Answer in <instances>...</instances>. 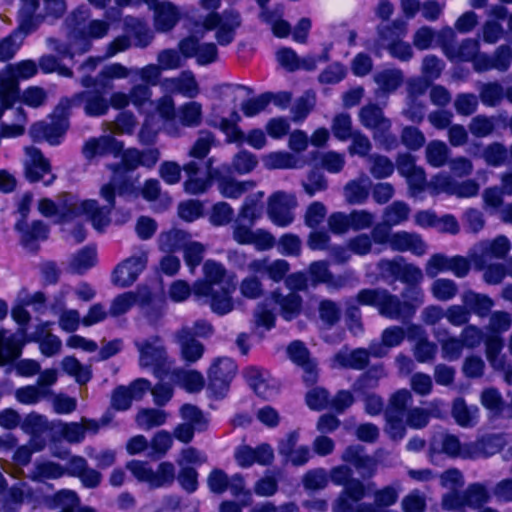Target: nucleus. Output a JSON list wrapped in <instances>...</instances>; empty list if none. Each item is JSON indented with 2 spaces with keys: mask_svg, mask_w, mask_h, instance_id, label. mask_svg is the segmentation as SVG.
<instances>
[{
  "mask_svg": "<svg viewBox=\"0 0 512 512\" xmlns=\"http://www.w3.org/2000/svg\"><path fill=\"white\" fill-rule=\"evenodd\" d=\"M222 0H198L201 9L208 12L202 25L206 31L216 30L215 39L221 46H227L235 39L236 30L241 26L240 13L233 8L225 9L221 13Z\"/></svg>",
  "mask_w": 512,
  "mask_h": 512,
  "instance_id": "obj_1",
  "label": "nucleus"
},
{
  "mask_svg": "<svg viewBox=\"0 0 512 512\" xmlns=\"http://www.w3.org/2000/svg\"><path fill=\"white\" fill-rule=\"evenodd\" d=\"M58 221L72 220L78 216L86 215L93 227L101 231L110 223L109 214L114 207H99L96 200L78 202L71 194H64L57 202Z\"/></svg>",
  "mask_w": 512,
  "mask_h": 512,
  "instance_id": "obj_2",
  "label": "nucleus"
},
{
  "mask_svg": "<svg viewBox=\"0 0 512 512\" xmlns=\"http://www.w3.org/2000/svg\"><path fill=\"white\" fill-rule=\"evenodd\" d=\"M352 475V469L347 465L335 466L330 470L328 476L331 481L343 486L332 504L333 512H353V503L360 502L366 496L365 484Z\"/></svg>",
  "mask_w": 512,
  "mask_h": 512,
  "instance_id": "obj_3",
  "label": "nucleus"
},
{
  "mask_svg": "<svg viewBox=\"0 0 512 512\" xmlns=\"http://www.w3.org/2000/svg\"><path fill=\"white\" fill-rule=\"evenodd\" d=\"M141 166L140 150L129 148L122 154L121 162L111 164L108 168L113 175L109 183L104 184L100 189L101 197L110 205H115V195H121L126 186L125 173L133 171Z\"/></svg>",
  "mask_w": 512,
  "mask_h": 512,
  "instance_id": "obj_4",
  "label": "nucleus"
},
{
  "mask_svg": "<svg viewBox=\"0 0 512 512\" xmlns=\"http://www.w3.org/2000/svg\"><path fill=\"white\" fill-rule=\"evenodd\" d=\"M356 300L361 305L373 306L378 313L388 319L399 320L408 318L402 304V299L397 295L390 293L384 288H365L361 289L356 296Z\"/></svg>",
  "mask_w": 512,
  "mask_h": 512,
  "instance_id": "obj_5",
  "label": "nucleus"
},
{
  "mask_svg": "<svg viewBox=\"0 0 512 512\" xmlns=\"http://www.w3.org/2000/svg\"><path fill=\"white\" fill-rule=\"evenodd\" d=\"M68 118L69 102L60 100L53 111L51 122H37L31 126L29 133L34 141L45 140L51 145H57L69 127Z\"/></svg>",
  "mask_w": 512,
  "mask_h": 512,
  "instance_id": "obj_6",
  "label": "nucleus"
},
{
  "mask_svg": "<svg viewBox=\"0 0 512 512\" xmlns=\"http://www.w3.org/2000/svg\"><path fill=\"white\" fill-rule=\"evenodd\" d=\"M126 468L139 482L148 484L152 489L171 486L176 478L175 466L168 461L161 462L156 471L147 462L139 460L129 461Z\"/></svg>",
  "mask_w": 512,
  "mask_h": 512,
  "instance_id": "obj_7",
  "label": "nucleus"
},
{
  "mask_svg": "<svg viewBox=\"0 0 512 512\" xmlns=\"http://www.w3.org/2000/svg\"><path fill=\"white\" fill-rule=\"evenodd\" d=\"M139 352V365L143 368H152L156 377L166 371L168 356L165 346L159 336H152L134 342Z\"/></svg>",
  "mask_w": 512,
  "mask_h": 512,
  "instance_id": "obj_8",
  "label": "nucleus"
},
{
  "mask_svg": "<svg viewBox=\"0 0 512 512\" xmlns=\"http://www.w3.org/2000/svg\"><path fill=\"white\" fill-rule=\"evenodd\" d=\"M252 227L250 223L235 219L231 226L232 239L239 245H254L260 251L271 249L275 244V238L266 230H253Z\"/></svg>",
  "mask_w": 512,
  "mask_h": 512,
  "instance_id": "obj_9",
  "label": "nucleus"
},
{
  "mask_svg": "<svg viewBox=\"0 0 512 512\" xmlns=\"http://www.w3.org/2000/svg\"><path fill=\"white\" fill-rule=\"evenodd\" d=\"M296 205L294 195L283 191L275 192L268 199V217L279 227L289 226L294 221L293 209Z\"/></svg>",
  "mask_w": 512,
  "mask_h": 512,
  "instance_id": "obj_10",
  "label": "nucleus"
},
{
  "mask_svg": "<svg viewBox=\"0 0 512 512\" xmlns=\"http://www.w3.org/2000/svg\"><path fill=\"white\" fill-rule=\"evenodd\" d=\"M147 262L148 254L146 251H140L123 260L113 270L112 282L122 288L132 285L146 268Z\"/></svg>",
  "mask_w": 512,
  "mask_h": 512,
  "instance_id": "obj_11",
  "label": "nucleus"
},
{
  "mask_svg": "<svg viewBox=\"0 0 512 512\" xmlns=\"http://www.w3.org/2000/svg\"><path fill=\"white\" fill-rule=\"evenodd\" d=\"M61 101L69 102V109L73 106L83 105L84 112L90 117H100L109 111V102L99 90H86L74 94L71 98H63Z\"/></svg>",
  "mask_w": 512,
  "mask_h": 512,
  "instance_id": "obj_12",
  "label": "nucleus"
},
{
  "mask_svg": "<svg viewBox=\"0 0 512 512\" xmlns=\"http://www.w3.org/2000/svg\"><path fill=\"white\" fill-rule=\"evenodd\" d=\"M160 88L165 93L180 94L186 98L193 99L200 93V88L194 74L185 70L176 77H167L161 80Z\"/></svg>",
  "mask_w": 512,
  "mask_h": 512,
  "instance_id": "obj_13",
  "label": "nucleus"
},
{
  "mask_svg": "<svg viewBox=\"0 0 512 512\" xmlns=\"http://www.w3.org/2000/svg\"><path fill=\"white\" fill-rule=\"evenodd\" d=\"M291 361L303 369V380L306 385H314L318 380L317 362L311 358L310 352L301 341H293L287 347Z\"/></svg>",
  "mask_w": 512,
  "mask_h": 512,
  "instance_id": "obj_14",
  "label": "nucleus"
},
{
  "mask_svg": "<svg viewBox=\"0 0 512 512\" xmlns=\"http://www.w3.org/2000/svg\"><path fill=\"white\" fill-rule=\"evenodd\" d=\"M28 160L25 163V176L30 182H38L43 179L45 174H48V179L44 180V185H51L56 176L51 173V166L42 154V152L35 147L26 148Z\"/></svg>",
  "mask_w": 512,
  "mask_h": 512,
  "instance_id": "obj_15",
  "label": "nucleus"
},
{
  "mask_svg": "<svg viewBox=\"0 0 512 512\" xmlns=\"http://www.w3.org/2000/svg\"><path fill=\"white\" fill-rule=\"evenodd\" d=\"M174 342L179 346L182 361L186 364H194L199 361L205 352L203 343L192 337L188 325L182 326L173 334Z\"/></svg>",
  "mask_w": 512,
  "mask_h": 512,
  "instance_id": "obj_16",
  "label": "nucleus"
},
{
  "mask_svg": "<svg viewBox=\"0 0 512 512\" xmlns=\"http://www.w3.org/2000/svg\"><path fill=\"white\" fill-rule=\"evenodd\" d=\"M225 267L214 260H207L203 265V279H199L193 284V296H205L210 293L214 287L223 285L226 276Z\"/></svg>",
  "mask_w": 512,
  "mask_h": 512,
  "instance_id": "obj_17",
  "label": "nucleus"
},
{
  "mask_svg": "<svg viewBox=\"0 0 512 512\" xmlns=\"http://www.w3.org/2000/svg\"><path fill=\"white\" fill-rule=\"evenodd\" d=\"M179 50L185 58H196L199 65H208L216 61L217 47L214 43H199L194 36L187 37L179 42Z\"/></svg>",
  "mask_w": 512,
  "mask_h": 512,
  "instance_id": "obj_18",
  "label": "nucleus"
},
{
  "mask_svg": "<svg viewBox=\"0 0 512 512\" xmlns=\"http://www.w3.org/2000/svg\"><path fill=\"white\" fill-rule=\"evenodd\" d=\"M234 288L227 286L214 287L205 296H194L200 304L209 305L212 312L223 316L230 313L233 308L232 292Z\"/></svg>",
  "mask_w": 512,
  "mask_h": 512,
  "instance_id": "obj_19",
  "label": "nucleus"
},
{
  "mask_svg": "<svg viewBox=\"0 0 512 512\" xmlns=\"http://www.w3.org/2000/svg\"><path fill=\"white\" fill-rule=\"evenodd\" d=\"M15 230L20 233L22 246L30 252L38 250L37 241L47 239L49 232L48 226L40 220H35L31 224L18 220L15 224Z\"/></svg>",
  "mask_w": 512,
  "mask_h": 512,
  "instance_id": "obj_20",
  "label": "nucleus"
},
{
  "mask_svg": "<svg viewBox=\"0 0 512 512\" xmlns=\"http://www.w3.org/2000/svg\"><path fill=\"white\" fill-rule=\"evenodd\" d=\"M26 341L24 329H20L17 333L10 336H6L5 330H0V366H4L19 358Z\"/></svg>",
  "mask_w": 512,
  "mask_h": 512,
  "instance_id": "obj_21",
  "label": "nucleus"
},
{
  "mask_svg": "<svg viewBox=\"0 0 512 512\" xmlns=\"http://www.w3.org/2000/svg\"><path fill=\"white\" fill-rule=\"evenodd\" d=\"M373 81L377 86L374 91L375 97L387 98L403 84L404 74L400 69H384L373 75Z\"/></svg>",
  "mask_w": 512,
  "mask_h": 512,
  "instance_id": "obj_22",
  "label": "nucleus"
},
{
  "mask_svg": "<svg viewBox=\"0 0 512 512\" xmlns=\"http://www.w3.org/2000/svg\"><path fill=\"white\" fill-rule=\"evenodd\" d=\"M237 371L235 362L228 357H220L214 360L209 371L210 384L215 389H224L234 378Z\"/></svg>",
  "mask_w": 512,
  "mask_h": 512,
  "instance_id": "obj_23",
  "label": "nucleus"
},
{
  "mask_svg": "<svg viewBox=\"0 0 512 512\" xmlns=\"http://www.w3.org/2000/svg\"><path fill=\"white\" fill-rule=\"evenodd\" d=\"M123 149L122 143L118 142L112 136H100L90 138L82 147V153L88 160L96 156L112 154L117 156Z\"/></svg>",
  "mask_w": 512,
  "mask_h": 512,
  "instance_id": "obj_24",
  "label": "nucleus"
},
{
  "mask_svg": "<svg viewBox=\"0 0 512 512\" xmlns=\"http://www.w3.org/2000/svg\"><path fill=\"white\" fill-rule=\"evenodd\" d=\"M248 270L255 274L267 275L274 282L285 279L290 270L289 263L284 259L270 261L267 258L255 259L248 264Z\"/></svg>",
  "mask_w": 512,
  "mask_h": 512,
  "instance_id": "obj_25",
  "label": "nucleus"
},
{
  "mask_svg": "<svg viewBox=\"0 0 512 512\" xmlns=\"http://www.w3.org/2000/svg\"><path fill=\"white\" fill-rule=\"evenodd\" d=\"M358 118L363 127L376 131L391 130L392 122L384 115L383 109L375 103L364 105L358 112Z\"/></svg>",
  "mask_w": 512,
  "mask_h": 512,
  "instance_id": "obj_26",
  "label": "nucleus"
},
{
  "mask_svg": "<svg viewBox=\"0 0 512 512\" xmlns=\"http://www.w3.org/2000/svg\"><path fill=\"white\" fill-rule=\"evenodd\" d=\"M433 336L441 349V357L447 361H457L462 357L464 348L458 336L451 335L446 327L433 329Z\"/></svg>",
  "mask_w": 512,
  "mask_h": 512,
  "instance_id": "obj_27",
  "label": "nucleus"
},
{
  "mask_svg": "<svg viewBox=\"0 0 512 512\" xmlns=\"http://www.w3.org/2000/svg\"><path fill=\"white\" fill-rule=\"evenodd\" d=\"M154 11V26L157 31L167 32L179 21L177 7L169 1H157L149 6Z\"/></svg>",
  "mask_w": 512,
  "mask_h": 512,
  "instance_id": "obj_28",
  "label": "nucleus"
},
{
  "mask_svg": "<svg viewBox=\"0 0 512 512\" xmlns=\"http://www.w3.org/2000/svg\"><path fill=\"white\" fill-rule=\"evenodd\" d=\"M156 111L159 116L165 120L163 125L164 132L171 137H180L183 135L181 127L176 121L177 110L172 97L168 94L160 97L156 101Z\"/></svg>",
  "mask_w": 512,
  "mask_h": 512,
  "instance_id": "obj_29",
  "label": "nucleus"
},
{
  "mask_svg": "<svg viewBox=\"0 0 512 512\" xmlns=\"http://www.w3.org/2000/svg\"><path fill=\"white\" fill-rule=\"evenodd\" d=\"M503 447V440L497 435L484 436L474 442L468 443L464 455L469 459L486 458L498 453Z\"/></svg>",
  "mask_w": 512,
  "mask_h": 512,
  "instance_id": "obj_30",
  "label": "nucleus"
},
{
  "mask_svg": "<svg viewBox=\"0 0 512 512\" xmlns=\"http://www.w3.org/2000/svg\"><path fill=\"white\" fill-rule=\"evenodd\" d=\"M271 299L278 306L279 314L287 321L296 318L302 309V297L296 292L283 294L275 290L271 294Z\"/></svg>",
  "mask_w": 512,
  "mask_h": 512,
  "instance_id": "obj_31",
  "label": "nucleus"
},
{
  "mask_svg": "<svg viewBox=\"0 0 512 512\" xmlns=\"http://www.w3.org/2000/svg\"><path fill=\"white\" fill-rule=\"evenodd\" d=\"M333 361L338 367L353 370H364L369 365L365 348L350 350L343 347L334 355Z\"/></svg>",
  "mask_w": 512,
  "mask_h": 512,
  "instance_id": "obj_32",
  "label": "nucleus"
},
{
  "mask_svg": "<svg viewBox=\"0 0 512 512\" xmlns=\"http://www.w3.org/2000/svg\"><path fill=\"white\" fill-rule=\"evenodd\" d=\"M390 248L398 252L410 251L417 256H421L426 252V245L421 237L406 231L392 233Z\"/></svg>",
  "mask_w": 512,
  "mask_h": 512,
  "instance_id": "obj_33",
  "label": "nucleus"
},
{
  "mask_svg": "<svg viewBox=\"0 0 512 512\" xmlns=\"http://www.w3.org/2000/svg\"><path fill=\"white\" fill-rule=\"evenodd\" d=\"M510 249V240L504 235H499L493 240H485L479 244L480 255L478 258L482 264L491 259H504Z\"/></svg>",
  "mask_w": 512,
  "mask_h": 512,
  "instance_id": "obj_34",
  "label": "nucleus"
},
{
  "mask_svg": "<svg viewBox=\"0 0 512 512\" xmlns=\"http://www.w3.org/2000/svg\"><path fill=\"white\" fill-rule=\"evenodd\" d=\"M479 51L477 39H464L458 46L444 43V53L451 61L473 62Z\"/></svg>",
  "mask_w": 512,
  "mask_h": 512,
  "instance_id": "obj_35",
  "label": "nucleus"
},
{
  "mask_svg": "<svg viewBox=\"0 0 512 512\" xmlns=\"http://www.w3.org/2000/svg\"><path fill=\"white\" fill-rule=\"evenodd\" d=\"M370 180L366 175L349 181L343 189L345 200L350 205H360L369 197Z\"/></svg>",
  "mask_w": 512,
  "mask_h": 512,
  "instance_id": "obj_36",
  "label": "nucleus"
},
{
  "mask_svg": "<svg viewBox=\"0 0 512 512\" xmlns=\"http://www.w3.org/2000/svg\"><path fill=\"white\" fill-rule=\"evenodd\" d=\"M203 118L202 105L196 101L186 102L177 109L176 121L183 128H195L201 125Z\"/></svg>",
  "mask_w": 512,
  "mask_h": 512,
  "instance_id": "obj_37",
  "label": "nucleus"
},
{
  "mask_svg": "<svg viewBox=\"0 0 512 512\" xmlns=\"http://www.w3.org/2000/svg\"><path fill=\"white\" fill-rule=\"evenodd\" d=\"M462 303L480 318L488 316L494 301L485 294L476 293L472 290H466L461 295Z\"/></svg>",
  "mask_w": 512,
  "mask_h": 512,
  "instance_id": "obj_38",
  "label": "nucleus"
},
{
  "mask_svg": "<svg viewBox=\"0 0 512 512\" xmlns=\"http://www.w3.org/2000/svg\"><path fill=\"white\" fill-rule=\"evenodd\" d=\"M378 42L385 49L403 39L407 34V24L402 20H395L390 24H381L377 27Z\"/></svg>",
  "mask_w": 512,
  "mask_h": 512,
  "instance_id": "obj_39",
  "label": "nucleus"
},
{
  "mask_svg": "<svg viewBox=\"0 0 512 512\" xmlns=\"http://www.w3.org/2000/svg\"><path fill=\"white\" fill-rule=\"evenodd\" d=\"M479 409L467 405L463 398H456L452 404V416L461 427H472L477 423Z\"/></svg>",
  "mask_w": 512,
  "mask_h": 512,
  "instance_id": "obj_40",
  "label": "nucleus"
},
{
  "mask_svg": "<svg viewBox=\"0 0 512 512\" xmlns=\"http://www.w3.org/2000/svg\"><path fill=\"white\" fill-rule=\"evenodd\" d=\"M65 474V468L52 461L36 462L28 477L36 482L54 480Z\"/></svg>",
  "mask_w": 512,
  "mask_h": 512,
  "instance_id": "obj_41",
  "label": "nucleus"
},
{
  "mask_svg": "<svg viewBox=\"0 0 512 512\" xmlns=\"http://www.w3.org/2000/svg\"><path fill=\"white\" fill-rule=\"evenodd\" d=\"M21 5L18 10V22H20V29L29 31L37 30L40 17L36 16V11L39 8L38 0H20Z\"/></svg>",
  "mask_w": 512,
  "mask_h": 512,
  "instance_id": "obj_42",
  "label": "nucleus"
},
{
  "mask_svg": "<svg viewBox=\"0 0 512 512\" xmlns=\"http://www.w3.org/2000/svg\"><path fill=\"white\" fill-rule=\"evenodd\" d=\"M35 30L20 29V22L17 28L7 37L0 41V60L6 61L11 59L19 49L25 36L31 34Z\"/></svg>",
  "mask_w": 512,
  "mask_h": 512,
  "instance_id": "obj_43",
  "label": "nucleus"
},
{
  "mask_svg": "<svg viewBox=\"0 0 512 512\" xmlns=\"http://www.w3.org/2000/svg\"><path fill=\"white\" fill-rule=\"evenodd\" d=\"M255 187L253 181H237L232 178L223 177L218 180V190L222 196L237 199L244 193Z\"/></svg>",
  "mask_w": 512,
  "mask_h": 512,
  "instance_id": "obj_44",
  "label": "nucleus"
},
{
  "mask_svg": "<svg viewBox=\"0 0 512 512\" xmlns=\"http://www.w3.org/2000/svg\"><path fill=\"white\" fill-rule=\"evenodd\" d=\"M189 235L177 229L160 233L158 237V247L161 251L172 253L183 248Z\"/></svg>",
  "mask_w": 512,
  "mask_h": 512,
  "instance_id": "obj_45",
  "label": "nucleus"
},
{
  "mask_svg": "<svg viewBox=\"0 0 512 512\" xmlns=\"http://www.w3.org/2000/svg\"><path fill=\"white\" fill-rule=\"evenodd\" d=\"M167 420V413L155 408H142L135 417L137 425L143 430H151L163 425Z\"/></svg>",
  "mask_w": 512,
  "mask_h": 512,
  "instance_id": "obj_46",
  "label": "nucleus"
},
{
  "mask_svg": "<svg viewBox=\"0 0 512 512\" xmlns=\"http://www.w3.org/2000/svg\"><path fill=\"white\" fill-rule=\"evenodd\" d=\"M96 264V250L84 247L75 253L69 261V270L72 273L83 274Z\"/></svg>",
  "mask_w": 512,
  "mask_h": 512,
  "instance_id": "obj_47",
  "label": "nucleus"
},
{
  "mask_svg": "<svg viewBox=\"0 0 512 512\" xmlns=\"http://www.w3.org/2000/svg\"><path fill=\"white\" fill-rule=\"evenodd\" d=\"M402 304L408 317L414 315L415 311L423 305L425 300L424 291L418 284L408 285L401 292Z\"/></svg>",
  "mask_w": 512,
  "mask_h": 512,
  "instance_id": "obj_48",
  "label": "nucleus"
},
{
  "mask_svg": "<svg viewBox=\"0 0 512 512\" xmlns=\"http://www.w3.org/2000/svg\"><path fill=\"white\" fill-rule=\"evenodd\" d=\"M430 292L436 300L448 302L458 294L459 288L457 283L451 279L438 278L432 282Z\"/></svg>",
  "mask_w": 512,
  "mask_h": 512,
  "instance_id": "obj_49",
  "label": "nucleus"
},
{
  "mask_svg": "<svg viewBox=\"0 0 512 512\" xmlns=\"http://www.w3.org/2000/svg\"><path fill=\"white\" fill-rule=\"evenodd\" d=\"M52 395V390H46L37 385L24 386L15 391L17 401L26 405L36 404L43 399L51 398Z\"/></svg>",
  "mask_w": 512,
  "mask_h": 512,
  "instance_id": "obj_50",
  "label": "nucleus"
},
{
  "mask_svg": "<svg viewBox=\"0 0 512 512\" xmlns=\"http://www.w3.org/2000/svg\"><path fill=\"white\" fill-rule=\"evenodd\" d=\"M449 148L445 142L433 140L425 148V158L428 164L435 168L444 166L449 156Z\"/></svg>",
  "mask_w": 512,
  "mask_h": 512,
  "instance_id": "obj_51",
  "label": "nucleus"
},
{
  "mask_svg": "<svg viewBox=\"0 0 512 512\" xmlns=\"http://www.w3.org/2000/svg\"><path fill=\"white\" fill-rule=\"evenodd\" d=\"M369 171L375 179H385L395 170L394 163L384 155L371 154L368 156Z\"/></svg>",
  "mask_w": 512,
  "mask_h": 512,
  "instance_id": "obj_52",
  "label": "nucleus"
},
{
  "mask_svg": "<svg viewBox=\"0 0 512 512\" xmlns=\"http://www.w3.org/2000/svg\"><path fill=\"white\" fill-rule=\"evenodd\" d=\"M67 38L70 42L72 59L76 55H82L88 52L92 47V42L85 34V31L82 29V27H71L67 32Z\"/></svg>",
  "mask_w": 512,
  "mask_h": 512,
  "instance_id": "obj_53",
  "label": "nucleus"
},
{
  "mask_svg": "<svg viewBox=\"0 0 512 512\" xmlns=\"http://www.w3.org/2000/svg\"><path fill=\"white\" fill-rule=\"evenodd\" d=\"M19 96L18 82L15 75L7 73L0 74V101L9 107Z\"/></svg>",
  "mask_w": 512,
  "mask_h": 512,
  "instance_id": "obj_54",
  "label": "nucleus"
},
{
  "mask_svg": "<svg viewBox=\"0 0 512 512\" xmlns=\"http://www.w3.org/2000/svg\"><path fill=\"white\" fill-rule=\"evenodd\" d=\"M504 98L503 86L494 81L482 83L479 87V99L488 107H495L501 103Z\"/></svg>",
  "mask_w": 512,
  "mask_h": 512,
  "instance_id": "obj_55",
  "label": "nucleus"
},
{
  "mask_svg": "<svg viewBox=\"0 0 512 512\" xmlns=\"http://www.w3.org/2000/svg\"><path fill=\"white\" fill-rule=\"evenodd\" d=\"M410 208L402 201H395L384 209L383 222L388 227L396 226L406 221L409 217Z\"/></svg>",
  "mask_w": 512,
  "mask_h": 512,
  "instance_id": "obj_56",
  "label": "nucleus"
},
{
  "mask_svg": "<svg viewBox=\"0 0 512 512\" xmlns=\"http://www.w3.org/2000/svg\"><path fill=\"white\" fill-rule=\"evenodd\" d=\"M62 369L73 376L77 383L83 385L91 379V371L83 366L75 357L67 356L61 361Z\"/></svg>",
  "mask_w": 512,
  "mask_h": 512,
  "instance_id": "obj_57",
  "label": "nucleus"
},
{
  "mask_svg": "<svg viewBox=\"0 0 512 512\" xmlns=\"http://www.w3.org/2000/svg\"><path fill=\"white\" fill-rule=\"evenodd\" d=\"M42 11L36 12V16L40 17L38 27L46 20H57L63 17L67 11V4L65 0H41Z\"/></svg>",
  "mask_w": 512,
  "mask_h": 512,
  "instance_id": "obj_58",
  "label": "nucleus"
},
{
  "mask_svg": "<svg viewBox=\"0 0 512 512\" xmlns=\"http://www.w3.org/2000/svg\"><path fill=\"white\" fill-rule=\"evenodd\" d=\"M480 402L492 417L499 416L504 408L503 398L496 388L484 389L480 395Z\"/></svg>",
  "mask_w": 512,
  "mask_h": 512,
  "instance_id": "obj_59",
  "label": "nucleus"
},
{
  "mask_svg": "<svg viewBox=\"0 0 512 512\" xmlns=\"http://www.w3.org/2000/svg\"><path fill=\"white\" fill-rule=\"evenodd\" d=\"M184 253V261L191 273L195 272L197 266L200 265L204 258L205 246L196 241H188L182 248Z\"/></svg>",
  "mask_w": 512,
  "mask_h": 512,
  "instance_id": "obj_60",
  "label": "nucleus"
},
{
  "mask_svg": "<svg viewBox=\"0 0 512 512\" xmlns=\"http://www.w3.org/2000/svg\"><path fill=\"white\" fill-rule=\"evenodd\" d=\"M458 337L463 348L469 350L479 347L485 338L483 330L474 324L464 326Z\"/></svg>",
  "mask_w": 512,
  "mask_h": 512,
  "instance_id": "obj_61",
  "label": "nucleus"
},
{
  "mask_svg": "<svg viewBox=\"0 0 512 512\" xmlns=\"http://www.w3.org/2000/svg\"><path fill=\"white\" fill-rule=\"evenodd\" d=\"M246 379L249 386L258 396L268 399L274 395L275 390L266 383L261 373L256 368L246 370Z\"/></svg>",
  "mask_w": 512,
  "mask_h": 512,
  "instance_id": "obj_62",
  "label": "nucleus"
},
{
  "mask_svg": "<svg viewBox=\"0 0 512 512\" xmlns=\"http://www.w3.org/2000/svg\"><path fill=\"white\" fill-rule=\"evenodd\" d=\"M215 142V136L206 130L199 132L197 140L190 148L188 155L195 159L203 160L209 153L212 145Z\"/></svg>",
  "mask_w": 512,
  "mask_h": 512,
  "instance_id": "obj_63",
  "label": "nucleus"
},
{
  "mask_svg": "<svg viewBox=\"0 0 512 512\" xmlns=\"http://www.w3.org/2000/svg\"><path fill=\"white\" fill-rule=\"evenodd\" d=\"M329 476L325 469L316 468L305 473L302 479L303 486L306 490L317 491L327 487Z\"/></svg>",
  "mask_w": 512,
  "mask_h": 512,
  "instance_id": "obj_64",
  "label": "nucleus"
}]
</instances>
